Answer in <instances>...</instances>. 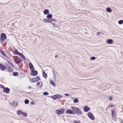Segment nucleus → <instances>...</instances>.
I'll return each instance as SVG.
<instances>
[{
  "label": "nucleus",
  "mask_w": 123,
  "mask_h": 123,
  "mask_svg": "<svg viewBox=\"0 0 123 123\" xmlns=\"http://www.w3.org/2000/svg\"><path fill=\"white\" fill-rule=\"evenodd\" d=\"M112 117H114L116 115V113L114 111H112Z\"/></svg>",
  "instance_id": "obj_22"
},
{
  "label": "nucleus",
  "mask_w": 123,
  "mask_h": 123,
  "mask_svg": "<svg viewBox=\"0 0 123 123\" xmlns=\"http://www.w3.org/2000/svg\"><path fill=\"white\" fill-rule=\"evenodd\" d=\"M43 94L45 95H49V93L47 92H45L43 93Z\"/></svg>",
  "instance_id": "obj_34"
},
{
  "label": "nucleus",
  "mask_w": 123,
  "mask_h": 123,
  "mask_svg": "<svg viewBox=\"0 0 123 123\" xmlns=\"http://www.w3.org/2000/svg\"><path fill=\"white\" fill-rule=\"evenodd\" d=\"M95 59V57H92L90 58V59L91 60H94Z\"/></svg>",
  "instance_id": "obj_36"
},
{
  "label": "nucleus",
  "mask_w": 123,
  "mask_h": 123,
  "mask_svg": "<svg viewBox=\"0 0 123 123\" xmlns=\"http://www.w3.org/2000/svg\"><path fill=\"white\" fill-rule=\"evenodd\" d=\"M78 108L77 107H75L74 106H72L71 107V109L72 110L74 111H75V113L77 111V109Z\"/></svg>",
  "instance_id": "obj_13"
},
{
  "label": "nucleus",
  "mask_w": 123,
  "mask_h": 123,
  "mask_svg": "<svg viewBox=\"0 0 123 123\" xmlns=\"http://www.w3.org/2000/svg\"><path fill=\"white\" fill-rule=\"evenodd\" d=\"M52 17V16L51 14H48L47 16V17L48 18H51Z\"/></svg>",
  "instance_id": "obj_27"
},
{
  "label": "nucleus",
  "mask_w": 123,
  "mask_h": 123,
  "mask_svg": "<svg viewBox=\"0 0 123 123\" xmlns=\"http://www.w3.org/2000/svg\"><path fill=\"white\" fill-rule=\"evenodd\" d=\"M0 52L3 55H5V54L4 53V52L2 50H1L0 49Z\"/></svg>",
  "instance_id": "obj_29"
},
{
  "label": "nucleus",
  "mask_w": 123,
  "mask_h": 123,
  "mask_svg": "<svg viewBox=\"0 0 123 123\" xmlns=\"http://www.w3.org/2000/svg\"><path fill=\"white\" fill-rule=\"evenodd\" d=\"M23 112L21 110H19L17 111V113L18 115L22 114Z\"/></svg>",
  "instance_id": "obj_18"
},
{
  "label": "nucleus",
  "mask_w": 123,
  "mask_h": 123,
  "mask_svg": "<svg viewBox=\"0 0 123 123\" xmlns=\"http://www.w3.org/2000/svg\"><path fill=\"white\" fill-rule=\"evenodd\" d=\"M6 35L4 33H2L1 35L0 40L2 41V42L6 39Z\"/></svg>",
  "instance_id": "obj_2"
},
{
  "label": "nucleus",
  "mask_w": 123,
  "mask_h": 123,
  "mask_svg": "<svg viewBox=\"0 0 123 123\" xmlns=\"http://www.w3.org/2000/svg\"><path fill=\"white\" fill-rule=\"evenodd\" d=\"M43 13L45 14H47L49 13V11L48 10L46 9L43 11Z\"/></svg>",
  "instance_id": "obj_17"
},
{
  "label": "nucleus",
  "mask_w": 123,
  "mask_h": 123,
  "mask_svg": "<svg viewBox=\"0 0 123 123\" xmlns=\"http://www.w3.org/2000/svg\"><path fill=\"white\" fill-rule=\"evenodd\" d=\"M48 23H50L51 22L54 21L55 19H54L52 18H48Z\"/></svg>",
  "instance_id": "obj_15"
},
{
  "label": "nucleus",
  "mask_w": 123,
  "mask_h": 123,
  "mask_svg": "<svg viewBox=\"0 0 123 123\" xmlns=\"http://www.w3.org/2000/svg\"><path fill=\"white\" fill-rule=\"evenodd\" d=\"M74 102L75 103H76L78 102V100L77 99L75 98L73 100Z\"/></svg>",
  "instance_id": "obj_26"
},
{
  "label": "nucleus",
  "mask_w": 123,
  "mask_h": 123,
  "mask_svg": "<svg viewBox=\"0 0 123 123\" xmlns=\"http://www.w3.org/2000/svg\"><path fill=\"white\" fill-rule=\"evenodd\" d=\"M22 61V60L21 59L19 58H18L16 61V62L17 63H19Z\"/></svg>",
  "instance_id": "obj_16"
},
{
  "label": "nucleus",
  "mask_w": 123,
  "mask_h": 123,
  "mask_svg": "<svg viewBox=\"0 0 123 123\" xmlns=\"http://www.w3.org/2000/svg\"><path fill=\"white\" fill-rule=\"evenodd\" d=\"M50 84L52 85L53 86H56V85L55 83L53 81H50Z\"/></svg>",
  "instance_id": "obj_20"
},
{
  "label": "nucleus",
  "mask_w": 123,
  "mask_h": 123,
  "mask_svg": "<svg viewBox=\"0 0 123 123\" xmlns=\"http://www.w3.org/2000/svg\"><path fill=\"white\" fill-rule=\"evenodd\" d=\"M118 23L120 25H121L123 23V20H121L118 21Z\"/></svg>",
  "instance_id": "obj_25"
},
{
  "label": "nucleus",
  "mask_w": 123,
  "mask_h": 123,
  "mask_svg": "<svg viewBox=\"0 0 123 123\" xmlns=\"http://www.w3.org/2000/svg\"><path fill=\"white\" fill-rule=\"evenodd\" d=\"M66 113L67 114H74L75 113L74 111L70 109L67 110L66 112Z\"/></svg>",
  "instance_id": "obj_7"
},
{
  "label": "nucleus",
  "mask_w": 123,
  "mask_h": 123,
  "mask_svg": "<svg viewBox=\"0 0 123 123\" xmlns=\"http://www.w3.org/2000/svg\"><path fill=\"white\" fill-rule=\"evenodd\" d=\"M39 80L40 78L39 77H37L35 78L31 79L30 80L31 82H37Z\"/></svg>",
  "instance_id": "obj_5"
},
{
  "label": "nucleus",
  "mask_w": 123,
  "mask_h": 123,
  "mask_svg": "<svg viewBox=\"0 0 123 123\" xmlns=\"http://www.w3.org/2000/svg\"><path fill=\"white\" fill-rule=\"evenodd\" d=\"M18 55L21 56L22 58L23 57V56H24L23 54L21 53H18Z\"/></svg>",
  "instance_id": "obj_32"
},
{
  "label": "nucleus",
  "mask_w": 123,
  "mask_h": 123,
  "mask_svg": "<svg viewBox=\"0 0 123 123\" xmlns=\"http://www.w3.org/2000/svg\"><path fill=\"white\" fill-rule=\"evenodd\" d=\"M65 96H69V95L68 94H67V93L65 94Z\"/></svg>",
  "instance_id": "obj_40"
},
{
  "label": "nucleus",
  "mask_w": 123,
  "mask_h": 123,
  "mask_svg": "<svg viewBox=\"0 0 123 123\" xmlns=\"http://www.w3.org/2000/svg\"><path fill=\"white\" fill-rule=\"evenodd\" d=\"M3 90L6 93H8L10 90V89L7 87L4 88Z\"/></svg>",
  "instance_id": "obj_9"
},
{
  "label": "nucleus",
  "mask_w": 123,
  "mask_h": 123,
  "mask_svg": "<svg viewBox=\"0 0 123 123\" xmlns=\"http://www.w3.org/2000/svg\"><path fill=\"white\" fill-rule=\"evenodd\" d=\"M43 22H45V23H48V20L46 19H44L43 21Z\"/></svg>",
  "instance_id": "obj_33"
},
{
  "label": "nucleus",
  "mask_w": 123,
  "mask_h": 123,
  "mask_svg": "<svg viewBox=\"0 0 123 123\" xmlns=\"http://www.w3.org/2000/svg\"><path fill=\"white\" fill-rule=\"evenodd\" d=\"M0 87L2 88H3V89L4 88H5L3 85L1 84H0Z\"/></svg>",
  "instance_id": "obj_38"
},
{
  "label": "nucleus",
  "mask_w": 123,
  "mask_h": 123,
  "mask_svg": "<svg viewBox=\"0 0 123 123\" xmlns=\"http://www.w3.org/2000/svg\"><path fill=\"white\" fill-rule=\"evenodd\" d=\"M13 74L14 76H17L18 75V73L17 72H14L13 73Z\"/></svg>",
  "instance_id": "obj_37"
},
{
  "label": "nucleus",
  "mask_w": 123,
  "mask_h": 123,
  "mask_svg": "<svg viewBox=\"0 0 123 123\" xmlns=\"http://www.w3.org/2000/svg\"><path fill=\"white\" fill-rule=\"evenodd\" d=\"M22 58H23L24 60L25 59V58L24 55L23 56Z\"/></svg>",
  "instance_id": "obj_44"
},
{
  "label": "nucleus",
  "mask_w": 123,
  "mask_h": 123,
  "mask_svg": "<svg viewBox=\"0 0 123 123\" xmlns=\"http://www.w3.org/2000/svg\"><path fill=\"white\" fill-rule=\"evenodd\" d=\"M88 116L92 120H94L95 117L92 113L89 112L88 114Z\"/></svg>",
  "instance_id": "obj_3"
},
{
  "label": "nucleus",
  "mask_w": 123,
  "mask_h": 123,
  "mask_svg": "<svg viewBox=\"0 0 123 123\" xmlns=\"http://www.w3.org/2000/svg\"><path fill=\"white\" fill-rule=\"evenodd\" d=\"M5 67L3 65L0 64V68L1 70H3L5 69Z\"/></svg>",
  "instance_id": "obj_14"
},
{
  "label": "nucleus",
  "mask_w": 123,
  "mask_h": 123,
  "mask_svg": "<svg viewBox=\"0 0 123 123\" xmlns=\"http://www.w3.org/2000/svg\"><path fill=\"white\" fill-rule=\"evenodd\" d=\"M106 43L109 44H111L113 42V40L111 39H108L106 41Z\"/></svg>",
  "instance_id": "obj_8"
},
{
  "label": "nucleus",
  "mask_w": 123,
  "mask_h": 123,
  "mask_svg": "<svg viewBox=\"0 0 123 123\" xmlns=\"http://www.w3.org/2000/svg\"><path fill=\"white\" fill-rule=\"evenodd\" d=\"M122 106L123 107V105H122ZM122 109V110H123V108Z\"/></svg>",
  "instance_id": "obj_49"
},
{
  "label": "nucleus",
  "mask_w": 123,
  "mask_h": 123,
  "mask_svg": "<svg viewBox=\"0 0 123 123\" xmlns=\"http://www.w3.org/2000/svg\"><path fill=\"white\" fill-rule=\"evenodd\" d=\"M77 111L76 113L78 115H80L82 114V112L78 108L77 109H76Z\"/></svg>",
  "instance_id": "obj_10"
},
{
  "label": "nucleus",
  "mask_w": 123,
  "mask_h": 123,
  "mask_svg": "<svg viewBox=\"0 0 123 123\" xmlns=\"http://www.w3.org/2000/svg\"><path fill=\"white\" fill-rule=\"evenodd\" d=\"M24 116L26 117L27 116V114L25 112H23L22 114Z\"/></svg>",
  "instance_id": "obj_28"
},
{
  "label": "nucleus",
  "mask_w": 123,
  "mask_h": 123,
  "mask_svg": "<svg viewBox=\"0 0 123 123\" xmlns=\"http://www.w3.org/2000/svg\"><path fill=\"white\" fill-rule=\"evenodd\" d=\"M29 66L31 70H34V68L33 65L31 63H29Z\"/></svg>",
  "instance_id": "obj_11"
},
{
  "label": "nucleus",
  "mask_w": 123,
  "mask_h": 123,
  "mask_svg": "<svg viewBox=\"0 0 123 123\" xmlns=\"http://www.w3.org/2000/svg\"><path fill=\"white\" fill-rule=\"evenodd\" d=\"M9 64H10V65L11 66H13V65L12 64L11 62H10V63H9Z\"/></svg>",
  "instance_id": "obj_41"
},
{
  "label": "nucleus",
  "mask_w": 123,
  "mask_h": 123,
  "mask_svg": "<svg viewBox=\"0 0 123 123\" xmlns=\"http://www.w3.org/2000/svg\"><path fill=\"white\" fill-rule=\"evenodd\" d=\"M65 110L64 109H62L60 110H56V112L57 114L58 115H59L61 114H63L64 113V111Z\"/></svg>",
  "instance_id": "obj_1"
},
{
  "label": "nucleus",
  "mask_w": 123,
  "mask_h": 123,
  "mask_svg": "<svg viewBox=\"0 0 123 123\" xmlns=\"http://www.w3.org/2000/svg\"><path fill=\"white\" fill-rule=\"evenodd\" d=\"M25 104H27L29 103V101L27 99H26L25 101Z\"/></svg>",
  "instance_id": "obj_31"
},
{
  "label": "nucleus",
  "mask_w": 123,
  "mask_h": 123,
  "mask_svg": "<svg viewBox=\"0 0 123 123\" xmlns=\"http://www.w3.org/2000/svg\"><path fill=\"white\" fill-rule=\"evenodd\" d=\"M43 76L45 78H46L47 77V74L45 72H43Z\"/></svg>",
  "instance_id": "obj_23"
},
{
  "label": "nucleus",
  "mask_w": 123,
  "mask_h": 123,
  "mask_svg": "<svg viewBox=\"0 0 123 123\" xmlns=\"http://www.w3.org/2000/svg\"><path fill=\"white\" fill-rule=\"evenodd\" d=\"M106 11L107 12H110L112 10L110 7H108L106 9Z\"/></svg>",
  "instance_id": "obj_19"
},
{
  "label": "nucleus",
  "mask_w": 123,
  "mask_h": 123,
  "mask_svg": "<svg viewBox=\"0 0 123 123\" xmlns=\"http://www.w3.org/2000/svg\"><path fill=\"white\" fill-rule=\"evenodd\" d=\"M14 52L16 54H18V53H19V52H18V51L16 50H15L14 51Z\"/></svg>",
  "instance_id": "obj_30"
},
{
  "label": "nucleus",
  "mask_w": 123,
  "mask_h": 123,
  "mask_svg": "<svg viewBox=\"0 0 123 123\" xmlns=\"http://www.w3.org/2000/svg\"><path fill=\"white\" fill-rule=\"evenodd\" d=\"M90 110V108L87 106H85L84 107V110L85 112L88 111Z\"/></svg>",
  "instance_id": "obj_12"
},
{
  "label": "nucleus",
  "mask_w": 123,
  "mask_h": 123,
  "mask_svg": "<svg viewBox=\"0 0 123 123\" xmlns=\"http://www.w3.org/2000/svg\"><path fill=\"white\" fill-rule=\"evenodd\" d=\"M8 70L9 72H12V69L11 67H9L8 68Z\"/></svg>",
  "instance_id": "obj_21"
},
{
  "label": "nucleus",
  "mask_w": 123,
  "mask_h": 123,
  "mask_svg": "<svg viewBox=\"0 0 123 123\" xmlns=\"http://www.w3.org/2000/svg\"><path fill=\"white\" fill-rule=\"evenodd\" d=\"M62 97V95L59 94H57L51 96V98L54 99L56 98H61Z\"/></svg>",
  "instance_id": "obj_4"
},
{
  "label": "nucleus",
  "mask_w": 123,
  "mask_h": 123,
  "mask_svg": "<svg viewBox=\"0 0 123 123\" xmlns=\"http://www.w3.org/2000/svg\"><path fill=\"white\" fill-rule=\"evenodd\" d=\"M31 86H29L28 87V88H29V89H31Z\"/></svg>",
  "instance_id": "obj_48"
},
{
  "label": "nucleus",
  "mask_w": 123,
  "mask_h": 123,
  "mask_svg": "<svg viewBox=\"0 0 123 123\" xmlns=\"http://www.w3.org/2000/svg\"><path fill=\"white\" fill-rule=\"evenodd\" d=\"M22 58H23L24 60L25 59V58L24 55L23 56Z\"/></svg>",
  "instance_id": "obj_45"
},
{
  "label": "nucleus",
  "mask_w": 123,
  "mask_h": 123,
  "mask_svg": "<svg viewBox=\"0 0 123 123\" xmlns=\"http://www.w3.org/2000/svg\"><path fill=\"white\" fill-rule=\"evenodd\" d=\"M51 23L52 24L54 25L55 26V24L54 23Z\"/></svg>",
  "instance_id": "obj_47"
},
{
  "label": "nucleus",
  "mask_w": 123,
  "mask_h": 123,
  "mask_svg": "<svg viewBox=\"0 0 123 123\" xmlns=\"http://www.w3.org/2000/svg\"><path fill=\"white\" fill-rule=\"evenodd\" d=\"M100 33V32H98L97 33V35H99V34Z\"/></svg>",
  "instance_id": "obj_46"
},
{
  "label": "nucleus",
  "mask_w": 123,
  "mask_h": 123,
  "mask_svg": "<svg viewBox=\"0 0 123 123\" xmlns=\"http://www.w3.org/2000/svg\"><path fill=\"white\" fill-rule=\"evenodd\" d=\"M74 122L75 123H80V122L79 121L74 120Z\"/></svg>",
  "instance_id": "obj_35"
},
{
  "label": "nucleus",
  "mask_w": 123,
  "mask_h": 123,
  "mask_svg": "<svg viewBox=\"0 0 123 123\" xmlns=\"http://www.w3.org/2000/svg\"><path fill=\"white\" fill-rule=\"evenodd\" d=\"M58 55H55V58H56L58 57Z\"/></svg>",
  "instance_id": "obj_43"
},
{
  "label": "nucleus",
  "mask_w": 123,
  "mask_h": 123,
  "mask_svg": "<svg viewBox=\"0 0 123 123\" xmlns=\"http://www.w3.org/2000/svg\"><path fill=\"white\" fill-rule=\"evenodd\" d=\"M114 105H109V108H110L113 107H114Z\"/></svg>",
  "instance_id": "obj_39"
},
{
  "label": "nucleus",
  "mask_w": 123,
  "mask_h": 123,
  "mask_svg": "<svg viewBox=\"0 0 123 123\" xmlns=\"http://www.w3.org/2000/svg\"><path fill=\"white\" fill-rule=\"evenodd\" d=\"M108 99L110 101H111L113 99V97L110 96L108 97Z\"/></svg>",
  "instance_id": "obj_24"
},
{
  "label": "nucleus",
  "mask_w": 123,
  "mask_h": 123,
  "mask_svg": "<svg viewBox=\"0 0 123 123\" xmlns=\"http://www.w3.org/2000/svg\"><path fill=\"white\" fill-rule=\"evenodd\" d=\"M40 84V83L39 82H38L37 83V85L38 86V85H39Z\"/></svg>",
  "instance_id": "obj_42"
},
{
  "label": "nucleus",
  "mask_w": 123,
  "mask_h": 123,
  "mask_svg": "<svg viewBox=\"0 0 123 123\" xmlns=\"http://www.w3.org/2000/svg\"><path fill=\"white\" fill-rule=\"evenodd\" d=\"M31 70V74L32 76H36L37 74V72L36 70Z\"/></svg>",
  "instance_id": "obj_6"
}]
</instances>
